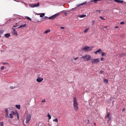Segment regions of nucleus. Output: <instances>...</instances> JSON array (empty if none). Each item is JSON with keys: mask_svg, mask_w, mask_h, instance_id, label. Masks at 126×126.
Returning <instances> with one entry per match:
<instances>
[{"mask_svg": "<svg viewBox=\"0 0 126 126\" xmlns=\"http://www.w3.org/2000/svg\"><path fill=\"white\" fill-rule=\"evenodd\" d=\"M73 106L75 111H77L79 107L77 98L74 97L73 99Z\"/></svg>", "mask_w": 126, "mask_h": 126, "instance_id": "1", "label": "nucleus"}, {"mask_svg": "<svg viewBox=\"0 0 126 126\" xmlns=\"http://www.w3.org/2000/svg\"><path fill=\"white\" fill-rule=\"evenodd\" d=\"M81 58H83L84 61H88L91 60V56L89 55L86 54L80 58V59Z\"/></svg>", "mask_w": 126, "mask_h": 126, "instance_id": "2", "label": "nucleus"}, {"mask_svg": "<svg viewBox=\"0 0 126 126\" xmlns=\"http://www.w3.org/2000/svg\"><path fill=\"white\" fill-rule=\"evenodd\" d=\"M26 114V118L25 123H27L31 120L32 115L28 113H27Z\"/></svg>", "mask_w": 126, "mask_h": 126, "instance_id": "3", "label": "nucleus"}, {"mask_svg": "<svg viewBox=\"0 0 126 126\" xmlns=\"http://www.w3.org/2000/svg\"><path fill=\"white\" fill-rule=\"evenodd\" d=\"M92 49V48L88 46H85L83 47V49H82V50H83L85 52L90 51Z\"/></svg>", "mask_w": 126, "mask_h": 126, "instance_id": "4", "label": "nucleus"}, {"mask_svg": "<svg viewBox=\"0 0 126 126\" xmlns=\"http://www.w3.org/2000/svg\"><path fill=\"white\" fill-rule=\"evenodd\" d=\"M86 3V1L83 3L80 4H79L78 5H77V7H76L75 8H73L71 9L70 10L68 11L69 12H70V11H76V8H77L78 7L80 6L81 5H82L83 4H85Z\"/></svg>", "mask_w": 126, "mask_h": 126, "instance_id": "5", "label": "nucleus"}, {"mask_svg": "<svg viewBox=\"0 0 126 126\" xmlns=\"http://www.w3.org/2000/svg\"><path fill=\"white\" fill-rule=\"evenodd\" d=\"M105 118H108L107 122L109 123V122L111 120V117L110 116V114L109 113H108L105 116Z\"/></svg>", "mask_w": 126, "mask_h": 126, "instance_id": "6", "label": "nucleus"}, {"mask_svg": "<svg viewBox=\"0 0 126 126\" xmlns=\"http://www.w3.org/2000/svg\"><path fill=\"white\" fill-rule=\"evenodd\" d=\"M99 59L98 58H97L96 59H93L92 60L91 62L92 64H93L94 63H99Z\"/></svg>", "mask_w": 126, "mask_h": 126, "instance_id": "7", "label": "nucleus"}, {"mask_svg": "<svg viewBox=\"0 0 126 126\" xmlns=\"http://www.w3.org/2000/svg\"><path fill=\"white\" fill-rule=\"evenodd\" d=\"M59 14V13L56 14L50 17H48V18L50 20L54 19L58 16Z\"/></svg>", "mask_w": 126, "mask_h": 126, "instance_id": "8", "label": "nucleus"}, {"mask_svg": "<svg viewBox=\"0 0 126 126\" xmlns=\"http://www.w3.org/2000/svg\"><path fill=\"white\" fill-rule=\"evenodd\" d=\"M12 30L13 32L12 33L13 34L16 36H17L18 35L15 29L13 28Z\"/></svg>", "mask_w": 126, "mask_h": 126, "instance_id": "9", "label": "nucleus"}, {"mask_svg": "<svg viewBox=\"0 0 126 126\" xmlns=\"http://www.w3.org/2000/svg\"><path fill=\"white\" fill-rule=\"evenodd\" d=\"M4 110L6 113V118H9V112L8 109L7 108L5 109Z\"/></svg>", "mask_w": 126, "mask_h": 126, "instance_id": "10", "label": "nucleus"}, {"mask_svg": "<svg viewBox=\"0 0 126 126\" xmlns=\"http://www.w3.org/2000/svg\"><path fill=\"white\" fill-rule=\"evenodd\" d=\"M43 78L38 77L36 79V81L38 82H40L43 80Z\"/></svg>", "mask_w": 126, "mask_h": 126, "instance_id": "11", "label": "nucleus"}, {"mask_svg": "<svg viewBox=\"0 0 126 126\" xmlns=\"http://www.w3.org/2000/svg\"><path fill=\"white\" fill-rule=\"evenodd\" d=\"M40 6V5L39 4L38 2L37 3L35 4H33V8L34 7H36L39 6Z\"/></svg>", "mask_w": 126, "mask_h": 126, "instance_id": "12", "label": "nucleus"}, {"mask_svg": "<svg viewBox=\"0 0 126 126\" xmlns=\"http://www.w3.org/2000/svg\"><path fill=\"white\" fill-rule=\"evenodd\" d=\"M14 20V19L13 18L10 19L9 20L7 21L6 23L5 24L9 23H10V22L11 21H13Z\"/></svg>", "mask_w": 126, "mask_h": 126, "instance_id": "13", "label": "nucleus"}, {"mask_svg": "<svg viewBox=\"0 0 126 126\" xmlns=\"http://www.w3.org/2000/svg\"><path fill=\"white\" fill-rule=\"evenodd\" d=\"M125 55L124 53H122L121 54H119L118 55H117L116 56L117 58H119V57H122L123 56Z\"/></svg>", "mask_w": 126, "mask_h": 126, "instance_id": "14", "label": "nucleus"}, {"mask_svg": "<svg viewBox=\"0 0 126 126\" xmlns=\"http://www.w3.org/2000/svg\"><path fill=\"white\" fill-rule=\"evenodd\" d=\"M114 1L117 3H123V1L121 0H114Z\"/></svg>", "mask_w": 126, "mask_h": 126, "instance_id": "15", "label": "nucleus"}, {"mask_svg": "<svg viewBox=\"0 0 126 126\" xmlns=\"http://www.w3.org/2000/svg\"><path fill=\"white\" fill-rule=\"evenodd\" d=\"M10 36V34L9 33H7L4 34V36L7 38H8Z\"/></svg>", "mask_w": 126, "mask_h": 126, "instance_id": "16", "label": "nucleus"}, {"mask_svg": "<svg viewBox=\"0 0 126 126\" xmlns=\"http://www.w3.org/2000/svg\"><path fill=\"white\" fill-rule=\"evenodd\" d=\"M26 26V23H25L23 25H20L19 26V27L18 28H22L23 27H24Z\"/></svg>", "mask_w": 126, "mask_h": 126, "instance_id": "17", "label": "nucleus"}, {"mask_svg": "<svg viewBox=\"0 0 126 126\" xmlns=\"http://www.w3.org/2000/svg\"><path fill=\"white\" fill-rule=\"evenodd\" d=\"M16 107L18 110H20V106L19 105H16Z\"/></svg>", "mask_w": 126, "mask_h": 126, "instance_id": "18", "label": "nucleus"}, {"mask_svg": "<svg viewBox=\"0 0 126 126\" xmlns=\"http://www.w3.org/2000/svg\"><path fill=\"white\" fill-rule=\"evenodd\" d=\"M97 51V52H98L99 54H101L102 52V50L100 48L98 49Z\"/></svg>", "mask_w": 126, "mask_h": 126, "instance_id": "19", "label": "nucleus"}, {"mask_svg": "<svg viewBox=\"0 0 126 126\" xmlns=\"http://www.w3.org/2000/svg\"><path fill=\"white\" fill-rule=\"evenodd\" d=\"M4 32V30H0V37H1V35L3 34Z\"/></svg>", "mask_w": 126, "mask_h": 126, "instance_id": "20", "label": "nucleus"}, {"mask_svg": "<svg viewBox=\"0 0 126 126\" xmlns=\"http://www.w3.org/2000/svg\"><path fill=\"white\" fill-rule=\"evenodd\" d=\"M86 16V15H79L78 16L80 18H83L85 17Z\"/></svg>", "mask_w": 126, "mask_h": 126, "instance_id": "21", "label": "nucleus"}, {"mask_svg": "<svg viewBox=\"0 0 126 126\" xmlns=\"http://www.w3.org/2000/svg\"><path fill=\"white\" fill-rule=\"evenodd\" d=\"M13 115L11 113L9 114V117L10 118L12 119L13 118Z\"/></svg>", "mask_w": 126, "mask_h": 126, "instance_id": "22", "label": "nucleus"}, {"mask_svg": "<svg viewBox=\"0 0 126 126\" xmlns=\"http://www.w3.org/2000/svg\"><path fill=\"white\" fill-rule=\"evenodd\" d=\"M103 80L104 82L105 83H107L108 82V80L107 79H104Z\"/></svg>", "mask_w": 126, "mask_h": 126, "instance_id": "23", "label": "nucleus"}, {"mask_svg": "<svg viewBox=\"0 0 126 126\" xmlns=\"http://www.w3.org/2000/svg\"><path fill=\"white\" fill-rule=\"evenodd\" d=\"M50 30H47L46 31L44 32V33L47 34V33L48 32H50Z\"/></svg>", "mask_w": 126, "mask_h": 126, "instance_id": "24", "label": "nucleus"}, {"mask_svg": "<svg viewBox=\"0 0 126 126\" xmlns=\"http://www.w3.org/2000/svg\"><path fill=\"white\" fill-rule=\"evenodd\" d=\"M89 28H87L84 31V32L85 33H86L88 32L89 31Z\"/></svg>", "mask_w": 126, "mask_h": 126, "instance_id": "25", "label": "nucleus"}, {"mask_svg": "<svg viewBox=\"0 0 126 126\" xmlns=\"http://www.w3.org/2000/svg\"><path fill=\"white\" fill-rule=\"evenodd\" d=\"M45 15V14L44 13H42L40 15V16L41 17H42L44 16Z\"/></svg>", "mask_w": 126, "mask_h": 126, "instance_id": "26", "label": "nucleus"}, {"mask_svg": "<svg viewBox=\"0 0 126 126\" xmlns=\"http://www.w3.org/2000/svg\"><path fill=\"white\" fill-rule=\"evenodd\" d=\"M17 18L19 19H21L22 18V17L18 15H17Z\"/></svg>", "mask_w": 126, "mask_h": 126, "instance_id": "27", "label": "nucleus"}, {"mask_svg": "<svg viewBox=\"0 0 126 126\" xmlns=\"http://www.w3.org/2000/svg\"><path fill=\"white\" fill-rule=\"evenodd\" d=\"M17 117L18 120L19 119V115L17 112H16Z\"/></svg>", "mask_w": 126, "mask_h": 126, "instance_id": "28", "label": "nucleus"}, {"mask_svg": "<svg viewBox=\"0 0 126 126\" xmlns=\"http://www.w3.org/2000/svg\"><path fill=\"white\" fill-rule=\"evenodd\" d=\"M0 126H3L4 125V123L3 122H0Z\"/></svg>", "mask_w": 126, "mask_h": 126, "instance_id": "29", "label": "nucleus"}, {"mask_svg": "<svg viewBox=\"0 0 126 126\" xmlns=\"http://www.w3.org/2000/svg\"><path fill=\"white\" fill-rule=\"evenodd\" d=\"M22 3H24L25 6L27 7H28V4H27V3H25V2H22Z\"/></svg>", "mask_w": 126, "mask_h": 126, "instance_id": "30", "label": "nucleus"}, {"mask_svg": "<svg viewBox=\"0 0 126 126\" xmlns=\"http://www.w3.org/2000/svg\"><path fill=\"white\" fill-rule=\"evenodd\" d=\"M16 112H15V111H13L12 112V113L13 114V115H15L16 114Z\"/></svg>", "mask_w": 126, "mask_h": 126, "instance_id": "31", "label": "nucleus"}, {"mask_svg": "<svg viewBox=\"0 0 126 126\" xmlns=\"http://www.w3.org/2000/svg\"><path fill=\"white\" fill-rule=\"evenodd\" d=\"M47 117H48L49 119H51V117L49 114H48Z\"/></svg>", "mask_w": 126, "mask_h": 126, "instance_id": "32", "label": "nucleus"}, {"mask_svg": "<svg viewBox=\"0 0 126 126\" xmlns=\"http://www.w3.org/2000/svg\"><path fill=\"white\" fill-rule=\"evenodd\" d=\"M90 2H94V3H96V0H91L90 1Z\"/></svg>", "mask_w": 126, "mask_h": 126, "instance_id": "33", "label": "nucleus"}, {"mask_svg": "<svg viewBox=\"0 0 126 126\" xmlns=\"http://www.w3.org/2000/svg\"><path fill=\"white\" fill-rule=\"evenodd\" d=\"M33 4H29V5L30 6V7L31 8H33Z\"/></svg>", "mask_w": 126, "mask_h": 126, "instance_id": "34", "label": "nucleus"}, {"mask_svg": "<svg viewBox=\"0 0 126 126\" xmlns=\"http://www.w3.org/2000/svg\"><path fill=\"white\" fill-rule=\"evenodd\" d=\"M99 17L101 19H102L103 20H105L106 19V18H103V17H102V16H100V17Z\"/></svg>", "mask_w": 126, "mask_h": 126, "instance_id": "35", "label": "nucleus"}, {"mask_svg": "<svg viewBox=\"0 0 126 126\" xmlns=\"http://www.w3.org/2000/svg\"><path fill=\"white\" fill-rule=\"evenodd\" d=\"M101 54V56H104L105 55V53L104 52H102Z\"/></svg>", "mask_w": 126, "mask_h": 126, "instance_id": "36", "label": "nucleus"}, {"mask_svg": "<svg viewBox=\"0 0 126 126\" xmlns=\"http://www.w3.org/2000/svg\"><path fill=\"white\" fill-rule=\"evenodd\" d=\"M53 121L56 122H58V120L57 118H56L55 119L53 120Z\"/></svg>", "mask_w": 126, "mask_h": 126, "instance_id": "37", "label": "nucleus"}, {"mask_svg": "<svg viewBox=\"0 0 126 126\" xmlns=\"http://www.w3.org/2000/svg\"><path fill=\"white\" fill-rule=\"evenodd\" d=\"M26 17H27V19L29 20H31V19L30 17L28 16H26Z\"/></svg>", "mask_w": 126, "mask_h": 126, "instance_id": "38", "label": "nucleus"}, {"mask_svg": "<svg viewBox=\"0 0 126 126\" xmlns=\"http://www.w3.org/2000/svg\"><path fill=\"white\" fill-rule=\"evenodd\" d=\"M16 1L18 2H21V3H22L23 2L21 0H17Z\"/></svg>", "mask_w": 126, "mask_h": 126, "instance_id": "39", "label": "nucleus"}, {"mask_svg": "<svg viewBox=\"0 0 126 126\" xmlns=\"http://www.w3.org/2000/svg\"><path fill=\"white\" fill-rule=\"evenodd\" d=\"M95 22V21L94 20L92 21V25H94Z\"/></svg>", "mask_w": 126, "mask_h": 126, "instance_id": "40", "label": "nucleus"}, {"mask_svg": "<svg viewBox=\"0 0 126 126\" xmlns=\"http://www.w3.org/2000/svg\"><path fill=\"white\" fill-rule=\"evenodd\" d=\"M48 18L47 17V16H45L43 18L44 19H47V18Z\"/></svg>", "mask_w": 126, "mask_h": 126, "instance_id": "41", "label": "nucleus"}, {"mask_svg": "<svg viewBox=\"0 0 126 126\" xmlns=\"http://www.w3.org/2000/svg\"><path fill=\"white\" fill-rule=\"evenodd\" d=\"M125 24V23L124 22H120V24Z\"/></svg>", "mask_w": 126, "mask_h": 126, "instance_id": "42", "label": "nucleus"}, {"mask_svg": "<svg viewBox=\"0 0 126 126\" xmlns=\"http://www.w3.org/2000/svg\"><path fill=\"white\" fill-rule=\"evenodd\" d=\"M78 57H77L74 58L73 59L74 60H76L77 59H78Z\"/></svg>", "mask_w": 126, "mask_h": 126, "instance_id": "43", "label": "nucleus"}, {"mask_svg": "<svg viewBox=\"0 0 126 126\" xmlns=\"http://www.w3.org/2000/svg\"><path fill=\"white\" fill-rule=\"evenodd\" d=\"M10 88H11L13 89L15 88V87H13V86H11L10 87Z\"/></svg>", "mask_w": 126, "mask_h": 126, "instance_id": "44", "label": "nucleus"}, {"mask_svg": "<svg viewBox=\"0 0 126 126\" xmlns=\"http://www.w3.org/2000/svg\"><path fill=\"white\" fill-rule=\"evenodd\" d=\"M4 68V66H2L1 67V69L2 70H3V69Z\"/></svg>", "mask_w": 126, "mask_h": 126, "instance_id": "45", "label": "nucleus"}, {"mask_svg": "<svg viewBox=\"0 0 126 126\" xmlns=\"http://www.w3.org/2000/svg\"><path fill=\"white\" fill-rule=\"evenodd\" d=\"M103 70H101L100 72V74H101L103 72Z\"/></svg>", "mask_w": 126, "mask_h": 126, "instance_id": "46", "label": "nucleus"}, {"mask_svg": "<svg viewBox=\"0 0 126 126\" xmlns=\"http://www.w3.org/2000/svg\"><path fill=\"white\" fill-rule=\"evenodd\" d=\"M64 15H65V16H66L67 15V13L66 12H65L64 13Z\"/></svg>", "mask_w": 126, "mask_h": 126, "instance_id": "47", "label": "nucleus"}, {"mask_svg": "<svg viewBox=\"0 0 126 126\" xmlns=\"http://www.w3.org/2000/svg\"><path fill=\"white\" fill-rule=\"evenodd\" d=\"M103 59H104L103 58V57H102V58H101V60H101V61H103Z\"/></svg>", "mask_w": 126, "mask_h": 126, "instance_id": "48", "label": "nucleus"}, {"mask_svg": "<svg viewBox=\"0 0 126 126\" xmlns=\"http://www.w3.org/2000/svg\"><path fill=\"white\" fill-rule=\"evenodd\" d=\"M46 101V100L45 99H44L43 100H42V102H44L45 101Z\"/></svg>", "mask_w": 126, "mask_h": 126, "instance_id": "49", "label": "nucleus"}, {"mask_svg": "<svg viewBox=\"0 0 126 126\" xmlns=\"http://www.w3.org/2000/svg\"><path fill=\"white\" fill-rule=\"evenodd\" d=\"M94 52L95 54H96L97 53V50L95 51H94Z\"/></svg>", "mask_w": 126, "mask_h": 126, "instance_id": "50", "label": "nucleus"}, {"mask_svg": "<svg viewBox=\"0 0 126 126\" xmlns=\"http://www.w3.org/2000/svg\"><path fill=\"white\" fill-rule=\"evenodd\" d=\"M16 26V25H14V26H13V27H16L17 26Z\"/></svg>", "mask_w": 126, "mask_h": 126, "instance_id": "51", "label": "nucleus"}, {"mask_svg": "<svg viewBox=\"0 0 126 126\" xmlns=\"http://www.w3.org/2000/svg\"><path fill=\"white\" fill-rule=\"evenodd\" d=\"M96 12H97V11H99V13H100V11H99V10H97L96 11Z\"/></svg>", "mask_w": 126, "mask_h": 126, "instance_id": "52", "label": "nucleus"}, {"mask_svg": "<svg viewBox=\"0 0 126 126\" xmlns=\"http://www.w3.org/2000/svg\"><path fill=\"white\" fill-rule=\"evenodd\" d=\"M118 26H116L115 27V28H118Z\"/></svg>", "mask_w": 126, "mask_h": 126, "instance_id": "53", "label": "nucleus"}, {"mask_svg": "<svg viewBox=\"0 0 126 126\" xmlns=\"http://www.w3.org/2000/svg\"><path fill=\"white\" fill-rule=\"evenodd\" d=\"M61 28L62 29H64V28L63 27H61Z\"/></svg>", "mask_w": 126, "mask_h": 126, "instance_id": "54", "label": "nucleus"}, {"mask_svg": "<svg viewBox=\"0 0 126 126\" xmlns=\"http://www.w3.org/2000/svg\"><path fill=\"white\" fill-rule=\"evenodd\" d=\"M107 27H108L107 26H106L105 27V28H107Z\"/></svg>", "mask_w": 126, "mask_h": 126, "instance_id": "55", "label": "nucleus"}, {"mask_svg": "<svg viewBox=\"0 0 126 126\" xmlns=\"http://www.w3.org/2000/svg\"><path fill=\"white\" fill-rule=\"evenodd\" d=\"M125 110V108H124L122 110V111H123L124 110Z\"/></svg>", "mask_w": 126, "mask_h": 126, "instance_id": "56", "label": "nucleus"}, {"mask_svg": "<svg viewBox=\"0 0 126 126\" xmlns=\"http://www.w3.org/2000/svg\"><path fill=\"white\" fill-rule=\"evenodd\" d=\"M89 120H88V123H89Z\"/></svg>", "mask_w": 126, "mask_h": 126, "instance_id": "57", "label": "nucleus"}, {"mask_svg": "<svg viewBox=\"0 0 126 126\" xmlns=\"http://www.w3.org/2000/svg\"><path fill=\"white\" fill-rule=\"evenodd\" d=\"M94 124L95 125H96V123H94Z\"/></svg>", "mask_w": 126, "mask_h": 126, "instance_id": "58", "label": "nucleus"}, {"mask_svg": "<svg viewBox=\"0 0 126 126\" xmlns=\"http://www.w3.org/2000/svg\"><path fill=\"white\" fill-rule=\"evenodd\" d=\"M40 21H38L37 22H39Z\"/></svg>", "mask_w": 126, "mask_h": 126, "instance_id": "59", "label": "nucleus"}, {"mask_svg": "<svg viewBox=\"0 0 126 126\" xmlns=\"http://www.w3.org/2000/svg\"><path fill=\"white\" fill-rule=\"evenodd\" d=\"M6 63H3V64H6Z\"/></svg>", "mask_w": 126, "mask_h": 126, "instance_id": "60", "label": "nucleus"}, {"mask_svg": "<svg viewBox=\"0 0 126 126\" xmlns=\"http://www.w3.org/2000/svg\"><path fill=\"white\" fill-rule=\"evenodd\" d=\"M71 61H72V62H73V59H72V60H71Z\"/></svg>", "mask_w": 126, "mask_h": 126, "instance_id": "61", "label": "nucleus"}, {"mask_svg": "<svg viewBox=\"0 0 126 126\" xmlns=\"http://www.w3.org/2000/svg\"><path fill=\"white\" fill-rule=\"evenodd\" d=\"M17 24V23H16L15 24V25H16V24Z\"/></svg>", "mask_w": 126, "mask_h": 126, "instance_id": "62", "label": "nucleus"}, {"mask_svg": "<svg viewBox=\"0 0 126 126\" xmlns=\"http://www.w3.org/2000/svg\"><path fill=\"white\" fill-rule=\"evenodd\" d=\"M40 14V13H39V14H38V15H39Z\"/></svg>", "mask_w": 126, "mask_h": 126, "instance_id": "63", "label": "nucleus"}, {"mask_svg": "<svg viewBox=\"0 0 126 126\" xmlns=\"http://www.w3.org/2000/svg\"><path fill=\"white\" fill-rule=\"evenodd\" d=\"M112 0H109V1H110Z\"/></svg>", "mask_w": 126, "mask_h": 126, "instance_id": "64", "label": "nucleus"}]
</instances>
